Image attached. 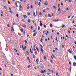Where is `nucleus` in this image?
Returning a JSON list of instances; mask_svg holds the SVG:
<instances>
[{"mask_svg":"<svg viewBox=\"0 0 76 76\" xmlns=\"http://www.w3.org/2000/svg\"><path fill=\"white\" fill-rule=\"evenodd\" d=\"M40 47H42V48H41V50L42 51V53H43V49H42V48H43V47L41 45H40Z\"/></svg>","mask_w":76,"mask_h":76,"instance_id":"nucleus-1","label":"nucleus"},{"mask_svg":"<svg viewBox=\"0 0 76 76\" xmlns=\"http://www.w3.org/2000/svg\"><path fill=\"white\" fill-rule=\"evenodd\" d=\"M68 51L69 53H70V54H72V53H73V51H72V50H70V49Z\"/></svg>","mask_w":76,"mask_h":76,"instance_id":"nucleus-2","label":"nucleus"},{"mask_svg":"<svg viewBox=\"0 0 76 76\" xmlns=\"http://www.w3.org/2000/svg\"><path fill=\"white\" fill-rule=\"evenodd\" d=\"M19 10L20 11H22V6L21 5H20Z\"/></svg>","mask_w":76,"mask_h":76,"instance_id":"nucleus-3","label":"nucleus"},{"mask_svg":"<svg viewBox=\"0 0 76 76\" xmlns=\"http://www.w3.org/2000/svg\"><path fill=\"white\" fill-rule=\"evenodd\" d=\"M44 4H45V5H46V6H48V3L47 1H46L45 3H44Z\"/></svg>","mask_w":76,"mask_h":76,"instance_id":"nucleus-4","label":"nucleus"},{"mask_svg":"<svg viewBox=\"0 0 76 76\" xmlns=\"http://www.w3.org/2000/svg\"><path fill=\"white\" fill-rule=\"evenodd\" d=\"M18 1H16L15 2V5L16 7H18Z\"/></svg>","mask_w":76,"mask_h":76,"instance_id":"nucleus-5","label":"nucleus"},{"mask_svg":"<svg viewBox=\"0 0 76 76\" xmlns=\"http://www.w3.org/2000/svg\"><path fill=\"white\" fill-rule=\"evenodd\" d=\"M22 26L25 28H26V26L24 24Z\"/></svg>","mask_w":76,"mask_h":76,"instance_id":"nucleus-6","label":"nucleus"},{"mask_svg":"<svg viewBox=\"0 0 76 76\" xmlns=\"http://www.w3.org/2000/svg\"><path fill=\"white\" fill-rule=\"evenodd\" d=\"M36 50H37L38 52H39V50H38V47L37 46L36 47Z\"/></svg>","mask_w":76,"mask_h":76,"instance_id":"nucleus-7","label":"nucleus"},{"mask_svg":"<svg viewBox=\"0 0 76 76\" xmlns=\"http://www.w3.org/2000/svg\"><path fill=\"white\" fill-rule=\"evenodd\" d=\"M53 9H57V7L55 6H53Z\"/></svg>","mask_w":76,"mask_h":76,"instance_id":"nucleus-8","label":"nucleus"},{"mask_svg":"<svg viewBox=\"0 0 76 76\" xmlns=\"http://www.w3.org/2000/svg\"><path fill=\"white\" fill-rule=\"evenodd\" d=\"M37 33H35V34H33V37H34V36H36V35H37Z\"/></svg>","mask_w":76,"mask_h":76,"instance_id":"nucleus-9","label":"nucleus"},{"mask_svg":"<svg viewBox=\"0 0 76 76\" xmlns=\"http://www.w3.org/2000/svg\"><path fill=\"white\" fill-rule=\"evenodd\" d=\"M50 27H51V28H53V25H52V24L51 23H50Z\"/></svg>","mask_w":76,"mask_h":76,"instance_id":"nucleus-10","label":"nucleus"},{"mask_svg":"<svg viewBox=\"0 0 76 76\" xmlns=\"http://www.w3.org/2000/svg\"><path fill=\"white\" fill-rule=\"evenodd\" d=\"M30 52H31V54H33V52L31 51V48H30Z\"/></svg>","mask_w":76,"mask_h":76,"instance_id":"nucleus-11","label":"nucleus"},{"mask_svg":"<svg viewBox=\"0 0 76 76\" xmlns=\"http://www.w3.org/2000/svg\"><path fill=\"white\" fill-rule=\"evenodd\" d=\"M23 16H24V18H27V16L26 15H23Z\"/></svg>","mask_w":76,"mask_h":76,"instance_id":"nucleus-12","label":"nucleus"},{"mask_svg":"<svg viewBox=\"0 0 76 76\" xmlns=\"http://www.w3.org/2000/svg\"><path fill=\"white\" fill-rule=\"evenodd\" d=\"M76 63L75 62H74L73 64L74 66H76Z\"/></svg>","mask_w":76,"mask_h":76,"instance_id":"nucleus-13","label":"nucleus"},{"mask_svg":"<svg viewBox=\"0 0 76 76\" xmlns=\"http://www.w3.org/2000/svg\"><path fill=\"white\" fill-rule=\"evenodd\" d=\"M40 72L41 73H44V71L42 70Z\"/></svg>","mask_w":76,"mask_h":76,"instance_id":"nucleus-14","label":"nucleus"},{"mask_svg":"<svg viewBox=\"0 0 76 76\" xmlns=\"http://www.w3.org/2000/svg\"><path fill=\"white\" fill-rule=\"evenodd\" d=\"M38 61H39V60H38V58H37V59H36V63H37V62H38Z\"/></svg>","mask_w":76,"mask_h":76,"instance_id":"nucleus-15","label":"nucleus"},{"mask_svg":"<svg viewBox=\"0 0 76 76\" xmlns=\"http://www.w3.org/2000/svg\"><path fill=\"white\" fill-rule=\"evenodd\" d=\"M20 31H21V32H23V30L22 29H21Z\"/></svg>","mask_w":76,"mask_h":76,"instance_id":"nucleus-16","label":"nucleus"},{"mask_svg":"<svg viewBox=\"0 0 76 76\" xmlns=\"http://www.w3.org/2000/svg\"><path fill=\"white\" fill-rule=\"evenodd\" d=\"M34 17L36 16V15H35V12L34 11Z\"/></svg>","mask_w":76,"mask_h":76,"instance_id":"nucleus-17","label":"nucleus"},{"mask_svg":"<svg viewBox=\"0 0 76 76\" xmlns=\"http://www.w3.org/2000/svg\"><path fill=\"white\" fill-rule=\"evenodd\" d=\"M40 29V27H39V26H38V31H39Z\"/></svg>","mask_w":76,"mask_h":76,"instance_id":"nucleus-18","label":"nucleus"},{"mask_svg":"<svg viewBox=\"0 0 76 76\" xmlns=\"http://www.w3.org/2000/svg\"><path fill=\"white\" fill-rule=\"evenodd\" d=\"M69 70L70 71V72H71V70H72V66L70 67Z\"/></svg>","mask_w":76,"mask_h":76,"instance_id":"nucleus-19","label":"nucleus"},{"mask_svg":"<svg viewBox=\"0 0 76 76\" xmlns=\"http://www.w3.org/2000/svg\"><path fill=\"white\" fill-rule=\"evenodd\" d=\"M44 58L45 60H47V58H46V57H45V56L44 57Z\"/></svg>","mask_w":76,"mask_h":76,"instance_id":"nucleus-20","label":"nucleus"},{"mask_svg":"<svg viewBox=\"0 0 76 76\" xmlns=\"http://www.w3.org/2000/svg\"><path fill=\"white\" fill-rule=\"evenodd\" d=\"M24 42H25V44H27V41H26V40H24Z\"/></svg>","mask_w":76,"mask_h":76,"instance_id":"nucleus-21","label":"nucleus"},{"mask_svg":"<svg viewBox=\"0 0 76 76\" xmlns=\"http://www.w3.org/2000/svg\"><path fill=\"white\" fill-rule=\"evenodd\" d=\"M26 53H27V55H29V52H28V51H26Z\"/></svg>","mask_w":76,"mask_h":76,"instance_id":"nucleus-22","label":"nucleus"},{"mask_svg":"<svg viewBox=\"0 0 76 76\" xmlns=\"http://www.w3.org/2000/svg\"><path fill=\"white\" fill-rule=\"evenodd\" d=\"M28 22L29 23H30V22H31V20H30V19H28Z\"/></svg>","mask_w":76,"mask_h":76,"instance_id":"nucleus-23","label":"nucleus"},{"mask_svg":"<svg viewBox=\"0 0 76 76\" xmlns=\"http://www.w3.org/2000/svg\"><path fill=\"white\" fill-rule=\"evenodd\" d=\"M33 58H35V56L34 55V54H33Z\"/></svg>","mask_w":76,"mask_h":76,"instance_id":"nucleus-24","label":"nucleus"},{"mask_svg":"<svg viewBox=\"0 0 76 76\" xmlns=\"http://www.w3.org/2000/svg\"><path fill=\"white\" fill-rule=\"evenodd\" d=\"M7 26L8 27V28H10V25L9 24L7 25Z\"/></svg>","mask_w":76,"mask_h":76,"instance_id":"nucleus-25","label":"nucleus"},{"mask_svg":"<svg viewBox=\"0 0 76 76\" xmlns=\"http://www.w3.org/2000/svg\"><path fill=\"white\" fill-rule=\"evenodd\" d=\"M35 47H36V45L35 44L33 46V48H35Z\"/></svg>","mask_w":76,"mask_h":76,"instance_id":"nucleus-26","label":"nucleus"},{"mask_svg":"<svg viewBox=\"0 0 76 76\" xmlns=\"http://www.w3.org/2000/svg\"><path fill=\"white\" fill-rule=\"evenodd\" d=\"M13 31H14V29H13V27L12 26L11 27Z\"/></svg>","mask_w":76,"mask_h":76,"instance_id":"nucleus-27","label":"nucleus"},{"mask_svg":"<svg viewBox=\"0 0 76 76\" xmlns=\"http://www.w3.org/2000/svg\"><path fill=\"white\" fill-rule=\"evenodd\" d=\"M40 26H42V23H40Z\"/></svg>","mask_w":76,"mask_h":76,"instance_id":"nucleus-28","label":"nucleus"},{"mask_svg":"<svg viewBox=\"0 0 76 76\" xmlns=\"http://www.w3.org/2000/svg\"><path fill=\"white\" fill-rule=\"evenodd\" d=\"M39 15H40V16H41L42 15V13H41V12H40L39 13Z\"/></svg>","mask_w":76,"mask_h":76,"instance_id":"nucleus-29","label":"nucleus"},{"mask_svg":"<svg viewBox=\"0 0 76 76\" xmlns=\"http://www.w3.org/2000/svg\"><path fill=\"white\" fill-rule=\"evenodd\" d=\"M43 26H44V27L45 28H47V27L45 25H44Z\"/></svg>","mask_w":76,"mask_h":76,"instance_id":"nucleus-30","label":"nucleus"},{"mask_svg":"<svg viewBox=\"0 0 76 76\" xmlns=\"http://www.w3.org/2000/svg\"><path fill=\"white\" fill-rule=\"evenodd\" d=\"M40 4H41V2H39V4H38V5L40 6Z\"/></svg>","mask_w":76,"mask_h":76,"instance_id":"nucleus-31","label":"nucleus"},{"mask_svg":"<svg viewBox=\"0 0 76 76\" xmlns=\"http://www.w3.org/2000/svg\"><path fill=\"white\" fill-rule=\"evenodd\" d=\"M65 27V25H63L62 26V28H64V27Z\"/></svg>","mask_w":76,"mask_h":76,"instance_id":"nucleus-32","label":"nucleus"},{"mask_svg":"<svg viewBox=\"0 0 76 76\" xmlns=\"http://www.w3.org/2000/svg\"><path fill=\"white\" fill-rule=\"evenodd\" d=\"M8 3L9 4H10V1H8Z\"/></svg>","mask_w":76,"mask_h":76,"instance_id":"nucleus-33","label":"nucleus"},{"mask_svg":"<svg viewBox=\"0 0 76 76\" xmlns=\"http://www.w3.org/2000/svg\"><path fill=\"white\" fill-rule=\"evenodd\" d=\"M10 12L11 13H13V12H12L11 10L10 11Z\"/></svg>","mask_w":76,"mask_h":76,"instance_id":"nucleus-34","label":"nucleus"},{"mask_svg":"<svg viewBox=\"0 0 76 76\" xmlns=\"http://www.w3.org/2000/svg\"><path fill=\"white\" fill-rule=\"evenodd\" d=\"M28 68H30V67H31V66L30 65H28V67H27Z\"/></svg>","mask_w":76,"mask_h":76,"instance_id":"nucleus-35","label":"nucleus"},{"mask_svg":"<svg viewBox=\"0 0 76 76\" xmlns=\"http://www.w3.org/2000/svg\"><path fill=\"white\" fill-rule=\"evenodd\" d=\"M61 13V11H59V15H60Z\"/></svg>","mask_w":76,"mask_h":76,"instance_id":"nucleus-36","label":"nucleus"},{"mask_svg":"<svg viewBox=\"0 0 76 76\" xmlns=\"http://www.w3.org/2000/svg\"><path fill=\"white\" fill-rule=\"evenodd\" d=\"M16 16L17 17H19V14H16Z\"/></svg>","mask_w":76,"mask_h":76,"instance_id":"nucleus-37","label":"nucleus"},{"mask_svg":"<svg viewBox=\"0 0 76 76\" xmlns=\"http://www.w3.org/2000/svg\"><path fill=\"white\" fill-rule=\"evenodd\" d=\"M52 73H53V74L54 73V71H53V70H52Z\"/></svg>","mask_w":76,"mask_h":76,"instance_id":"nucleus-38","label":"nucleus"},{"mask_svg":"<svg viewBox=\"0 0 76 76\" xmlns=\"http://www.w3.org/2000/svg\"><path fill=\"white\" fill-rule=\"evenodd\" d=\"M31 29H33V27L31 26Z\"/></svg>","mask_w":76,"mask_h":76,"instance_id":"nucleus-39","label":"nucleus"},{"mask_svg":"<svg viewBox=\"0 0 76 76\" xmlns=\"http://www.w3.org/2000/svg\"><path fill=\"white\" fill-rule=\"evenodd\" d=\"M52 56H53V58H55V56H54V55L53 54V55H52Z\"/></svg>","mask_w":76,"mask_h":76,"instance_id":"nucleus-40","label":"nucleus"},{"mask_svg":"<svg viewBox=\"0 0 76 76\" xmlns=\"http://www.w3.org/2000/svg\"><path fill=\"white\" fill-rule=\"evenodd\" d=\"M58 75V72H57L56 74V76H57Z\"/></svg>","mask_w":76,"mask_h":76,"instance_id":"nucleus-41","label":"nucleus"},{"mask_svg":"<svg viewBox=\"0 0 76 76\" xmlns=\"http://www.w3.org/2000/svg\"><path fill=\"white\" fill-rule=\"evenodd\" d=\"M41 39V40H40V41H41V42H42V40H43L42 38Z\"/></svg>","mask_w":76,"mask_h":76,"instance_id":"nucleus-42","label":"nucleus"},{"mask_svg":"<svg viewBox=\"0 0 76 76\" xmlns=\"http://www.w3.org/2000/svg\"><path fill=\"white\" fill-rule=\"evenodd\" d=\"M29 8H30V7L29 6H28L27 7V9H29Z\"/></svg>","mask_w":76,"mask_h":76,"instance_id":"nucleus-43","label":"nucleus"},{"mask_svg":"<svg viewBox=\"0 0 76 76\" xmlns=\"http://www.w3.org/2000/svg\"><path fill=\"white\" fill-rule=\"evenodd\" d=\"M56 41H57V37H56L55 39Z\"/></svg>","mask_w":76,"mask_h":76,"instance_id":"nucleus-44","label":"nucleus"},{"mask_svg":"<svg viewBox=\"0 0 76 76\" xmlns=\"http://www.w3.org/2000/svg\"><path fill=\"white\" fill-rule=\"evenodd\" d=\"M53 53H55L56 52V50H53Z\"/></svg>","mask_w":76,"mask_h":76,"instance_id":"nucleus-45","label":"nucleus"},{"mask_svg":"<svg viewBox=\"0 0 76 76\" xmlns=\"http://www.w3.org/2000/svg\"><path fill=\"white\" fill-rule=\"evenodd\" d=\"M28 16H29V15H30V13H28Z\"/></svg>","mask_w":76,"mask_h":76,"instance_id":"nucleus-46","label":"nucleus"},{"mask_svg":"<svg viewBox=\"0 0 76 76\" xmlns=\"http://www.w3.org/2000/svg\"><path fill=\"white\" fill-rule=\"evenodd\" d=\"M69 64H70V65H71L72 64H71V62H69Z\"/></svg>","mask_w":76,"mask_h":76,"instance_id":"nucleus-47","label":"nucleus"},{"mask_svg":"<svg viewBox=\"0 0 76 76\" xmlns=\"http://www.w3.org/2000/svg\"><path fill=\"white\" fill-rule=\"evenodd\" d=\"M60 11V8H59V9L58 10V12Z\"/></svg>","mask_w":76,"mask_h":76,"instance_id":"nucleus-48","label":"nucleus"},{"mask_svg":"<svg viewBox=\"0 0 76 76\" xmlns=\"http://www.w3.org/2000/svg\"><path fill=\"white\" fill-rule=\"evenodd\" d=\"M74 58L75 60H76V56H74Z\"/></svg>","mask_w":76,"mask_h":76,"instance_id":"nucleus-49","label":"nucleus"},{"mask_svg":"<svg viewBox=\"0 0 76 76\" xmlns=\"http://www.w3.org/2000/svg\"><path fill=\"white\" fill-rule=\"evenodd\" d=\"M71 16L70 15L68 17V19H69V18H70Z\"/></svg>","mask_w":76,"mask_h":76,"instance_id":"nucleus-50","label":"nucleus"},{"mask_svg":"<svg viewBox=\"0 0 76 76\" xmlns=\"http://www.w3.org/2000/svg\"><path fill=\"white\" fill-rule=\"evenodd\" d=\"M27 59L28 60H30V59H29V57H27Z\"/></svg>","mask_w":76,"mask_h":76,"instance_id":"nucleus-51","label":"nucleus"},{"mask_svg":"<svg viewBox=\"0 0 76 76\" xmlns=\"http://www.w3.org/2000/svg\"><path fill=\"white\" fill-rule=\"evenodd\" d=\"M64 45H62V48H64Z\"/></svg>","mask_w":76,"mask_h":76,"instance_id":"nucleus-52","label":"nucleus"},{"mask_svg":"<svg viewBox=\"0 0 76 76\" xmlns=\"http://www.w3.org/2000/svg\"><path fill=\"white\" fill-rule=\"evenodd\" d=\"M43 12H45V10H43Z\"/></svg>","mask_w":76,"mask_h":76,"instance_id":"nucleus-53","label":"nucleus"},{"mask_svg":"<svg viewBox=\"0 0 76 76\" xmlns=\"http://www.w3.org/2000/svg\"><path fill=\"white\" fill-rule=\"evenodd\" d=\"M61 6H63V3H62V2L61 3Z\"/></svg>","mask_w":76,"mask_h":76,"instance_id":"nucleus-54","label":"nucleus"},{"mask_svg":"<svg viewBox=\"0 0 76 76\" xmlns=\"http://www.w3.org/2000/svg\"><path fill=\"white\" fill-rule=\"evenodd\" d=\"M47 75H50V73H47Z\"/></svg>","mask_w":76,"mask_h":76,"instance_id":"nucleus-55","label":"nucleus"},{"mask_svg":"<svg viewBox=\"0 0 76 76\" xmlns=\"http://www.w3.org/2000/svg\"><path fill=\"white\" fill-rule=\"evenodd\" d=\"M4 9H7V7H6L4 6Z\"/></svg>","mask_w":76,"mask_h":76,"instance_id":"nucleus-56","label":"nucleus"},{"mask_svg":"<svg viewBox=\"0 0 76 76\" xmlns=\"http://www.w3.org/2000/svg\"><path fill=\"white\" fill-rule=\"evenodd\" d=\"M53 22H56V20H53Z\"/></svg>","mask_w":76,"mask_h":76,"instance_id":"nucleus-57","label":"nucleus"},{"mask_svg":"<svg viewBox=\"0 0 76 76\" xmlns=\"http://www.w3.org/2000/svg\"><path fill=\"white\" fill-rule=\"evenodd\" d=\"M26 33L25 32V31H24V32H23V34L24 35H25V34Z\"/></svg>","mask_w":76,"mask_h":76,"instance_id":"nucleus-58","label":"nucleus"},{"mask_svg":"<svg viewBox=\"0 0 76 76\" xmlns=\"http://www.w3.org/2000/svg\"><path fill=\"white\" fill-rule=\"evenodd\" d=\"M50 62H51V63H53V61H52V60H51L50 61Z\"/></svg>","mask_w":76,"mask_h":76,"instance_id":"nucleus-59","label":"nucleus"},{"mask_svg":"<svg viewBox=\"0 0 76 76\" xmlns=\"http://www.w3.org/2000/svg\"><path fill=\"white\" fill-rule=\"evenodd\" d=\"M32 8H33V6L32 5L31 6V9H32Z\"/></svg>","mask_w":76,"mask_h":76,"instance_id":"nucleus-60","label":"nucleus"},{"mask_svg":"<svg viewBox=\"0 0 76 76\" xmlns=\"http://www.w3.org/2000/svg\"><path fill=\"white\" fill-rule=\"evenodd\" d=\"M11 76H13V75L12 74H11Z\"/></svg>","mask_w":76,"mask_h":76,"instance_id":"nucleus-61","label":"nucleus"},{"mask_svg":"<svg viewBox=\"0 0 76 76\" xmlns=\"http://www.w3.org/2000/svg\"><path fill=\"white\" fill-rule=\"evenodd\" d=\"M25 50V47H24L23 48V50Z\"/></svg>","mask_w":76,"mask_h":76,"instance_id":"nucleus-62","label":"nucleus"},{"mask_svg":"<svg viewBox=\"0 0 76 76\" xmlns=\"http://www.w3.org/2000/svg\"><path fill=\"white\" fill-rule=\"evenodd\" d=\"M68 33H69V34H70V30L68 31Z\"/></svg>","mask_w":76,"mask_h":76,"instance_id":"nucleus-63","label":"nucleus"},{"mask_svg":"<svg viewBox=\"0 0 76 76\" xmlns=\"http://www.w3.org/2000/svg\"><path fill=\"white\" fill-rule=\"evenodd\" d=\"M75 43V44L76 45V41H75L74 42Z\"/></svg>","mask_w":76,"mask_h":76,"instance_id":"nucleus-64","label":"nucleus"}]
</instances>
